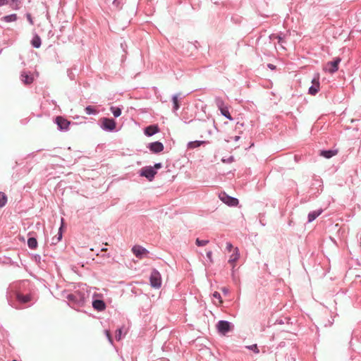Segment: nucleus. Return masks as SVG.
<instances>
[{
  "mask_svg": "<svg viewBox=\"0 0 361 361\" xmlns=\"http://www.w3.org/2000/svg\"><path fill=\"white\" fill-rule=\"evenodd\" d=\"M338 153V150H323L320 152V155L326 158L329 159L335 155H336Z\"/></svg>",
  "mask_w": 361,
  "mask_h": 361,
  "instance_id": "16",
  "label": "nucleus"
},
{
  "mask_svg": "<svg viewBox=\"0 0 361 361\" xmlns=\"http://www.w3.org/2000/svg\"><path fill=\"white\" fill-rule=\"evenodd\" d=\"M26 16H27V20L29 21V23H30L31 25H33V23H33L32 18V17H31V15H30V13H27V14L26 15Z\"/></svg>",
  "mask_w": 361,
  "mask_h": 361,
  "instance_id": "36",
  "label": "nucleus"
},
{
  "mask_svg": "<svg viewBox=\"0 0 361 361\" xmlns=\"http://www.w3.org/2000/svg\"><path fill=\"white\" fill-rule=\"evenodd\" d=\"M153 168H154V169H159L161 168V163L155 164Z\"/></svg>",
  "mask_w": 361,
  "mask_h": 361,
  "instance_id": "37",
  "label": "nucleus"
},
{
  "mask_svg": "<svg viewBox=\"0 0 361 361\" xmlns=\"http://www.w3.org/2000/svg\"><path fill=\"white\" fill-rule=\"evenodd\" d=\"M219 197L222 202L228 206H236L238 204V199L230 197L225 192L221 193Z\"/></svg>",
  "mask_w": 361,
  "mask_h": 361,
  "instance_id": "5",
  "label": "nucleus"
},
{
  "mask_svg": "<svg viewBox=\"0 0 361 361\" xmlns=\"http://www.w3.org/2000/svg\"><path fill=\"white\" fill-rule=\"evenodd\" d=\"M269 68H272V69L274 68V66H273V65H271V64H269Z\"/></svg>",
  "mask_w": 361,
  "mask_h": 361,
  "instance_id": "40",
  "label": "nucleus"
},
{
  "mask_svg": "<svg viewBox=\"0 0 361 361\" xmlns=\"http://www.w3.org/2000/svg\"><path fill=\"white\" fill-rule=\"evenodd\" d=\"M207 257L209 259V262L211 263H213L214 261H213V258H212V252L211 250H209L207 252Z\"/></svg>",
  "mask_w": 361,
  "mask_h": 361,
  "instance_id": "33",
  "label": "nucleus"
},
{
  "mask_svg": "<svg viewBox=\"0 0 361 361\" xmlns=\"http://www.w3.org/2000/svg\"><path fill=\"white\" fill-rule=\"evenodd\" d=\"M28 247L30 249H35L37 247V241L35 238H30L27 240Z\"/></svg>",
  "mask_w": 361,
  "mask_h": 361,
  "instance_id": "22",
  "label": "nucleus"
},
{
  "mask_svg": "<svg viewBox=\"0 0 361 361\" xmlns=\"http://www.w3.org/2000/svg\"><path fill=\"white\" fill-rule=\"evenodd\" d=\"M105 334H106V336H107L108 340L109 341V342H110L111 343H112L113 341H112V338H111V334H110L109 331L106 330V331H105Z\"/></svg>",
  "mask_w": 361,
  "mask_h": 361,
  "instance_id": "34",
  "label": "nucleus"
},
{
  "mask_svg": "<svg viewBox=\"0 0 361 361\" xmlns=\"http://www.w3.org/2000/svg\"><path fill=\"white\" fill-rule=\"evenodd\" d=\"M319 75L317 74L316 77H314L312 80V86L309 88V93L312 95L316 94L319 90Z\"/></svg>",
  "mask_w": 361,
  "mask_h": 361,
  "instance_id": "8",
  "label": "nucleus"
},
{
  "mask_svg": "<svg viewBox=\"0 0 361 361\" xmlns=\"http://www.w3.org/2000/svg\"><path fill=\"white\" fill-rule=\"evenodd\" d=\"M216 103L221 114L228 118L230 121H232L233 118L229 113L228 107L225 106L224 102L220 99H216Z\"/></svg>",
  "mask_w": 361,
  "mask_h": 361,
  "instance_id": "3",
  "label": "nucleus"
},
{
  "mask_svg": "<svg viewBox=\"0 0 361 361\" xmlns=\"http://www.w3.org/2000/svg\"><path fill=\"white\" fill-rule=\"evenodd\" d=\"M110 109L115 117H118L121 114V109L118 107L111 106Z\"/></svg>",
  "mask_w": 361,
  "mask_h": 361,
  "instance_id": "24",
  "label": "nucleus"
},
{
  "mask_svg": "<svg viewBox=\"0 0 361 361\" xmlns=\"http://www.w3.org/2000/svg\"><path fill=\"white\" fill-rule=\"evenodd\" d=\"M102 126L107 130H114L116 128V123L112 118H103L101 119Z\"/></svg>",
  "mask_w": 361,
  "mask_h": 361,
  "instance_id": "4",
  "label": "nucleus"
},
{
  "mask_svg": "<svg viewBox=\"0 0 361 361\" xmlns=\"http://www.w3.org/2000/svg\"><path fill=\"white\" fill-rule=\"evenodd\" d=\"M55 122L61 130H68L71 124L70 121L61 116L56 117Z\"/></svg>",
  "mask_w": 361,
  "mask_h": 361,
  "instance_id": "6",
  "label": "nucleus"
},
{
  "mask_svg": "<svg viewBox=\"0 0 361 361\" xmlns=\"http://www.w3.org/2000/svg\"><path fill=\"white\" fill-rule=\"evenodd\" d=\"M61 236H62V235H61V233H60L59 237V240H60L61 238Z\"/></svg>",
  "mask_w": 361,
  "mask_h": 361,
  "instance_id": "41",
  "label": "nucleus"
},
{
  "mask_svg": "<svg viewBox=\"0 0 361 361\" xmlns=\"http://www.w3.org/2000/svg\"><path fill=\"white\" fill-rule=\"evenodd\" d=\"M32 45L35 48H39L41 46V39L38 35H35L32 41H31Z\"/></svg>",
  "mask_w": 361,
  "mask_h": 361,
  "instance_id": "20",
  "label": "nucleus"
},
{
  "mask_svg": "<svg viewBox=\"0 0 361 361\" xmlns=\"http://www.w3.org/2000/svg\"><path fill=\"white\" fill-rule=\"evenodd\" d=\"M93 307L98 311H103L106 308L104 302L102 300H95L92 302Z\"/></svg>",
  "mask_w": 361,
  "mask_h": 361,
  "instance_id": "14",
  "label": "nucleus"
},
{
  "mask_svg": "<svg viewBox=\"0 0 361 361\" xmlns=\"http://www.w3.org/2000/svg\"><path fill=\"white\" fill-rule=\"evenodd\" d=\"M149 149L154 153L161 152L164 149V145L159 142H152L149 145Z\"/></svg>",
  "mask_w": 361,
  "mask_h": 361,
  "instance_id": "12",
  "label": "nucleus"
},
{
  "mask_svg": "<svg viewBox=\"0 0 361 361\" xmlns=\"http://www.w3.org/2000/svg\"><path fill=\"white\" fill-rule=\"evenodd\" d=\"M213 298L218 300V303L216 302L215 301L214 302L215 305H220L222 304L223 300H221V297L218 292L216 291L213 293Z\"/></svg>",
  "mask_w": 361,
  "mask_h": 361,
  "instance_id": "25",
  "label": "nucleus"
},
{
  "mask_svg": "<svg viewBox=\"0 0 361 361\" xmlns=\"http://www.w3.org/2000/svg\"><path fill=\"white\" fill-rule=\"evenodd\" d=\"M217 329L219 332L225 334L230 330V323L226 321H220L217 324Z\"/></svg>",
  "mask_w": 361,
  "mask_h": 361,
  "instance_id": "11",
  "label": "nucleus"
},
{
  "mask_svg": "<svg viewBox=\"0 0 361 361\" xmlns=\"http://www.w3.org/2000/svg\"><path fill=\"white\" fill-rule=\"evenodd\" d=\"M13 361H17V360H13Z\"/></svg>",
  "mask_w": 361,
  "mask_h": 361,
  "instance_id": "42",
  "label": "nucleus"
},
{
  "mask_svg": "<svg viewBox=\"0 0 361 361\" xmlns=\"http://www.w3.org/2000/svg\"><path fill=\"white\" fill-rule=\"evenodd\" d=\"M204 143H205V141H192L188 144V147L189 149H194L196 147H199Z\"/></svg>",
  "mask_w": 361,
  "mask_h": 361,
  "instance_id": "19",
  "label": "nucleus"
},
{
  "mask_svg": "<svg viewBox=\"0 0 361 361\" xmlns=\"http://www.w3.org/2000/svg\"><path fill=\"white\" fill-rule=\"evenodd\" d=\"M322 213V209L313 211L308 214V221L312 222Z\"/></svg>",
  "mask_w": 361,
  "mask_h": 361,
  "instance_id": "17",
  "label": "nucleus"
},
{
  "mask_svg": "<svg viewBox=\"0 0 361 361\" xmlns=\"http://www.w3.org/2000/svg\"><path fill=\"white\" fill-rule=\"evenodd\" d=\"M159 132L157 126H149L145 129V134L147 136H152Z\"/></svg>",
  "mask_w": 361,
  "mask_h": 361,
  "instance_id": "15",
  "label": "nucleus"
},
{
  "mask_svg": "<svg viewBox=\"0 0 361 361\" xmlns=\"http://www.w3.org/2000/svg\"><path fill=\"white\" fill-rule=\"evenodd\" d=\"M7 202V196L5 193L0 192V208L5 206Z\"/></svg>",
  "mask_w": 361,
  "mask_h": 361,
  "instance_id": "23",
  "label": "nucleus"
},
{
  "mask_svg": "<svg viewBox=\"0 0 361 361\" xmlns=\"http://www.w3.org/2000/svg\"><path fill=\"white\" fill-rule=\"evenodd\" d=\"M17 299H18L20 302H23V303H26V302H30V301L31 300L32 298H31V295H29V294H28V295H23V294H20V293H18V294L17 295Z\"/></svg>",
  "mask_w": 361,
  "mask_h": 361,
  "instance_id": "18",
  "label": "nucleus"
},
{
  "mask_svg": "<svg viewBox=\"0 0 361 361\" xmlns=\"http://www.w3.org/2000/svg\"><path fill=\"white\" fill-rule=\"evenodd\" d=\"M247 348L248 349L254 351L257 354L259 353V350L258 349V347H257V344H254V345H252L247 346Z\"/></svg>",
  "mask_w": 361,
  "mask_h": 361,
  "instance_id": "30",
  "label": "nucleus"
},
{
  "mask_svg": "<svg viewBox=\"0 0 361 361\" xmlns=\"http://www.w3.org/2000/svg\"><path fill=\"white\" fill-rule=\"evenodd\" d=\"M172 100H173V109H174L175 110L178 109V108H179V104H178V97H177V95H174V96L173 97Z\"/></svg>",
  "mask_w": 361,
  "mask_h": 361,
  "instance_id": "27",
  "label": "nucleus"
},
{
  "mask_svg": "<svg viewBox=\"0 0 361 361\" xmlns=\"http://www.w3.org/2000/svg\"><path fill=\"white\" fill-rule=\"evenodd\" d=\"M6 0H0V6L5 4Z\"/></svg>",
  "mask_w": 361,
  "mask_h": 361,
  "instance_id": "38",
  "label": "nucleus"
},
{
  "mask_svg": "<svg viewBox=\"0 0 361 361\" xmlns=\"http://www.w3.org/2000/svg\"><path fill=\"white\" fill-rule=\"evenodd\" d=\"M85 111L87 114H96L97 111L92 106H89L85 108Z\"/></svg>",
  "mask_w": 361,
  "mask_h": 361,
  "instance_id": "29",
  "label": "nucleus"
},
{
  "mask_svg": "<svg viewBox=\"0 0 361 361\" xmlns=\"http://www.w3.org/2000/svg\"><path fill=\"white\" fill-rule=\"evenodd\" d=\"M115 338L117 341L121 340L122 338V329H118L116 331Z\"/></svg>",
  "mask_w": 361,
  "mask_h": 361,
  "instance_id": "28",
  "label": "nucleus"
},
{
  "mask_svg": "<svg viewBox=\"0 0 361 361\" xmlns=\"http://www.w3.org/2000/svg\"><path fill=\"white\" fill-rule=\"evenodd\" d=\"M150 285L155 288H159L161 286V277L159 272L154 269L150 275Z\"/></svg>",
  "mask_w": 361,
  "mask_h": 361,
  "instance_id": "1",
  "label": "nucleus"
},
{
  "mask_svg": "<svg viewBox=\"0 0 361 361\" xmlns=\"http://www.w3.org/2000/svg\"><path fill=\"white\" fill-rule=\"evenodd\" d=\"M67 299H68L69 301H75V296L73 294H69V295L67 296Z\"/></svg>",
  "mask_w": 361,
  "mask_h": 361,
  "instance_id": "35",
  "label": "nucleus"
},
{
  "mask_svg": "<svg viewBox=\"0 0 361 361\" xmlns=\"http://www.w3.org/2000/svg\"><path fill=\"white\" fill-rule=\"evenodd\" d=\"M106 250H107V249H106V248H102V252H106Z\"/></svg>",
  "mask_w": 361,
  "mask_h": 361,
  "instance_id": "39",
  "label": "nucleus"
},
{
  "mask_svg": "<svg viewBox=\"0 0 361 361\" xmlns=\"http://www.w3.org/2000/svg\"><path fill=\"white\" fill-rule=\"evenodd\" d=\"M226 250L228 251V252H233V249L235 247H233V245L230 243V242H228L226 243Z\"/></svg>",
  "mask_w": 361,
  "mask_h": 361,
  "instance_id": "32",
  "label": "nucleus"
},
{
  "mask_svg": "<svg viewBox=\"0 0 361 361\" xmlns=\"http://www.w3.org/2000/svg\"><path fill=\"white\" fill-rule=\"evenodd\" d=\"M341 61L340 58H336L333 61L328 62L324 67L323 70L325 72H329V73L336 72L338 70V65Z\"/></svg>",
  "mask_w": 361,
  "mask_h": 361,
  "instance_id": "2",
  "label": "nucleus"
},
{
  "mask_svg": "<svg viewBox=\"0 0 361 361\" xmlns=\"http://www.w3.org/2000/svg\"><path fill=\"white\" fill-rule=\"evenodd\" d=\"M132 252L138 258L141 259L143 256L147 255L148 251L140 245H135L132 248Z\"/></svg>",
  "mask_w": 361,
  "mask_h": 361,
  "instance_id": "9",
  "label": "nucleus"
},
{
  "mask_svg": "<svg viewBox=\"0 0 361 361\" xmlns=\"http://www.w3.org/2000/svg\"><path fill=\"white\" fill-rule=\"evenodd\" d=\"M271 39H277L279 44H280L281 46L283 47L282 43L283 42V38L281 37L276 36V35H273L271 36Z\"/></svg>",
  "mask_w": 361,
  "mask_h": 361,
  "instance_id": "31",
  "label": "nucleus"
},
{
  "mask_svg": "<svg viewBox=\"0 0 361 361\" xmlns=\"http://www.w3.org/2000/svg\"><path fill=\"white\" fill-rule=\"evenodd\" d=\"M1 19L6 23L13 22L17 20V16L16 14H11L3 17Z\"/></svg>",
  "mask_w": 361,
  "mask_h": 361,
  "instance_id": "21",
  "label": "nucleus"
},
{
  "mask_svg": "<svg viewBox=\"0 0 361 361\" xmlns=\"http://www.w3.org/2000/svg\"><path fill=\"white\" fill-rule=\"evenodd\" d=\"M157 172L152 166H147L142 169L141 176L146 177L149 181H152Z\"/></svg>",
  "mask_w": 361,
  "mask_h": 361,
  "instance_id": "7",
  "label": "nucleus"
},
{
  "mask_svg": "<svg viewBox=\"0 0 361 361\" xmlns=\"http://www.w3.org/2000/svg\"><path fill=\"white\" fill-rule=\"evenodd\" d=\"M195 243L197 246H204L209 243V240H200L199 238H197Z\"/></svg>",
  "mask_w": 361,
  "mask_h": 361,
  "instance_id": "26",
  "label": "nucleus"
},
{
  "mask_svg": "<svg viewBox=\"0 0 361 361\" xmlns=\"http://www.w3.org/2000/svg\"><path fill=\"white\" fill-rule=\"evenodd\" d=\"M240 258V252L238 247L233 249V252L229 257L228 263L232 266L233 269L235 267L236 262Z\"/></svg>",
  "mask_w": 361,
  "mask_h": 361,
  "instance_id": "10",
  "label": "nucleus"
},
{
  "mask_svg": "<svg viewBox=\"0 0 361 361\" xmlns=\"http://www.w3.org/2000/svg\"><path fill=\"white\" fill-rule=\"evenodd\" d=\"M21 80L25 85H30L31 84L34 78L31 75L27 74L26 72H22L21 75Z\"/></svg>",
  "mask_w": 361,
  "mask_h": 361,
  "instance_id": "13",
  "label": "nucleus"
}]
</instances>
